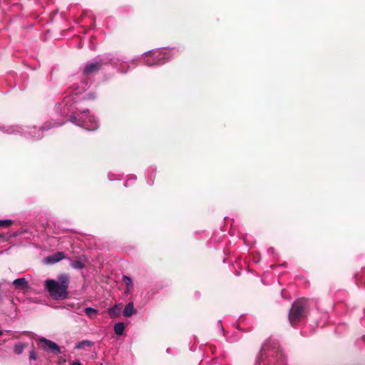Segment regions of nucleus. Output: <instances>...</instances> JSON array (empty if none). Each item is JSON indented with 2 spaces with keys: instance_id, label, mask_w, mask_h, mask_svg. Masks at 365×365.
<instances>
[{
  "instance_id": "bb28decb",
  "label": "nucleus",
  "mask_w": 365,
  "mask_h": 365,
  "mask_svg": "<svg viewBox=\"0 0 365 365\" xmlns=\"http://www.w3.org/2000/svg\"><path fill=\"white\" fill-rule=\"evenodd\" d=\"M218 324H219V326H220V329H222V324H221L220 322H218Z\"/></svg>"
},
{
  "instance_id": "0eeeda50",
  "label": "nucleus",
  "mask_w": 365,
  "mask_h": 365,
  "mask_svg": "<svg viewBox=\"0 0 365 365\" xmlns=\"http://www.w3.org/2000/svg\"><path fill=\"white\" fill-rule=\"evenodd\" d=\"M39 344L44 345L43 348L45 351H51L56 354L61 352V349L57 344L46 338H41L39 339Z\"/></svg>"
},
{
  "instance_id": "c756f323",
  "label": "nucleus",
  "mask_w": 365,
  "mask_h": 365,
  "mask_svg": "<svg viewBox=\"0 0 365 365\" xmlns=\"http://www.w3.org/2000/svg\"><path fill=\"white\" fill-rule=\"evenodd\" d=\"M2 335V331L0 330V336Z\"/></svg>"
},
{
  "instance_id": "f8f14e48",
  "label": "nucleus",
  "mask_w": 365,
  "mask_h": 365,
  "mask_svg": "<svg viewBox=\"0 0 365 365\" xmlns=\"http://www.w3.org/2000/svg\"><path fill=\"white\" fill-rule=\"evenodd\" d=\"M135 312H136V310L134 308V304L131 302L125 305V307L123 309V314L125 317H130Z\"/></svg>"
},
{
  "instance_id": "423d86ee",
  "label": "nucleus",
  "mask_w": 365,
  "mask_h": 365,
  "mask_svg": "<svg viewBox=\"0 0 365 365\" xmlns=\"http://www.w3.org/2000/svg\"><path fill=\"white\" fill-rule=\"evenodd\" d=\"M109 61L106 58L98 57L93 61H88L82 69V74L87 77L97 73L103 64Z\"/></svg>"
},
{
  "instance_id": "412c9836",
  "label": "nucleus",
  "mask_w": 365,
  "mask_h": 365,
  "mask_svg": "<svg viewBox=\"0 0 365 365\" xmlns=\"http://www.w3.org/2000/svg\"><path fill=\"white\" fill-rule=\"evenodd\" d=\"M136 180V177L135 176H133L132 178H130L129 180H128L125 183H124V186L125 187H128L129 186L131 182H134L135 180Z\"/></svg>"
},
{
  "instance_id": "5701e85b",
  "label": "nucleus",
  "mask_w": 365,
  "mask_h": 365,
  "mask_svg": "<svg viewBox=\"0 0 365 365\" xmlns=\"http://www.w3.org/2000/svg\"><path fill=\"white\" fill-rule=\"evenodd\" d=\"M87 96L88 99H94L96 98V95L94 93H89Z\"/></svg>"
},
{
  "instance_id": "1a4fd4ad",
  "label": "nucleus",
  "mask_w": 365,
  "mask_h": 365,
  "mask_svg": "<svg viewBox=\"0 0 365 365\" xmlns=\"http://www.w3.org/2000/svg\"><path fill=\"white\" fill-rule=\"evenodd\" d=\"M123 285H125V289H124L123 293L125 296H127L129 294H130V292H132V290L133 289V281L130 277H129L126 275L123 276Z\"/></svg>"
},
{
  "instance_id": "9b49d317",
  "label": "nucleus",
  "mask_w": 365,
  "mask_h": 365,
  "mask_svg": "<svg viewBox=\"0 0 365 365\" xmlns=\"http://www.w3.org/2000/svg\"><path fill=\"white\" fill-rule=\"evenodd\" d=\"M89 84V81L87 79H83L81 81L80 85L76 86V85H73V91L76 92V94H78L86 91V88Z\"/></svg>"
},
{
  "instance_id": "ddd939ff",
  "label": "nucleus",
  "mask_w": 365,
  "mask_h": 365,
  "mask_svg": "<svg viewBox=\"0 0 365 365\" xmlns=\"http://www.w3.org/2000/svg\"><path fill=\"white\" fill-rule=\"evenodd\" d=\"M13 284L19 289H24L28 287V282L25 278H18L13 282Z\"/></svg>"
},
{
  "instance_id": "f3484780",
  "label": "nucleus",
  "mask_w": 365,
  "mask_h": 365,
  "mask_svg": "<svg viewBox=\"0 0 365 365\" xmlns=\"http://www.w3.org/2000/svg\"><path fill=\"white\" fill-rule=\"evenodd\" d=\"M97 309L92 308V307H86L85 309V313L91 319L94 318L95 315L97 313Z\"/></svg>"
},
{
  "instance_id": "dca6fc26",
  "label": "nucleus",
  "mask_w": 365,
  "mask_h": 365,
  "mask_svg": "<svg viewBox=\"0 0 365 365\" xmlns=\"http://www.w3.org/2000/svg\"><path fill=\"white\" fill-rule=\"evenodd\" d=\"M125 325L122 322L115 323V335L120 336L124 331Z\"/></svg>"
},
{
  "instance_id": "7ed1b4c3",
  "label": "nucleus",
  "mask_w": 365,
  "mask_h": 365,
  "mask_svg": "<svg viewBox=\"0 0 365 365\" xmlns=\"http://www.w3.org/2000/svg\"><path fill=\"white\" fill-rule=\"evenodd\" d=\"M69 277L67 275H61L58 281L48 279L45 286L51 297L54 299H64L68 297V287Z\"/></svg>"
},
{
  "instance_id": "393cba45",
  "label": "nucleus",
  "mask_w": 365,
  "mask_h": 365,
  "mask_svg": "<svg viewBox=\"0 0 365 365\" xmlns=\"http://www.w3.org/2000/svg\"><path fill=\"white\" fill-rule=\"evenodd\" d=\"M71 365H82V364H81V363L79 361L76 360V361H74L71 364Z\"/></svg>"
},
{
  "instance_id": "a211bd4d",
  "label": "nucleus",
  "mask_w": 365,
  "mask_h": 365,
  "mask_svg": "<svg viewBox=\"0 0 365 365\" xmlns=\"http://www.w3.org/2000/svg\"><path fill=\"white\" fill-rule=\"evenodd\" d=\"M70 264L75 269H81L84 267V264L79 260H73Z\"/></svg>"
},
{
  "instance_id": "f03ea898",
  "label": "nucleus",
  "mask_w": 365,
  "mask_h": 365,
  "mask_svg": "<svg viewBox=\"0 0 365 365\" xmlns=\"http://www.w3.org/2000/svg\"><path fill=\"white\" fill-rule=\"evenodd\" d=\"M63 120L55 121L54 123L46 122L41 128H37L35 126H21L17 124L14 125H4L0 126V130L4 133L9 135H20L27 138H32L33 140H39L43 138V132L48 130L51 128H56L64 124Z\"/></svg>"
},
{
  "instance_id": "f257e3e1",
  "label": "nucleus",
  "mask_w": 365,
  "mask_h": 365,
  "mask_svg": "<svg viewBox=\"0 0 365 365\" xmlns=\"http://www.w3.org/2000/svg\"><path fill=\"white\" fill-rule=\"evenodd\" d=\"M56 111L67 121L88 131L98 129L100 124L96 117L83 108V101H78L75 96H66L63 101L56 106Z\"/></svg>"
},
{
  "instance_id": "39448f33",
  "label": "nucleus",
  "mask_w": 365,
  "mask_h": 365,
  "mask_svg": "<svg viewBox=\"0 0 365 365\" xmlns=\"http://www.w3.org/2000/svg\"><path fill=\"white\" fill-rule=\"evenodd\" d=\"M307 301L304 299L297 300L292 304L289 314V320L292 325L297 323L305 314Z\"/></svg>"
},
{
  "instance_id": "6e6552de",
  "label": "nucleus",
  "mask_w": 365,
  "mask_h": 365,
  "mask_svg": "<svg viewBox=\"0 0 365 365\" xmlns=\"http://www.w3.org/2000/svg\"><path fill=\"white\" fill-rule=\"evenodd\" d=\"M136 66L135 61L132 60L130 62H115V67H118V70L119 72L124 73H126L129 68H134Z\"/></svg>"
},
{
  "instance_id": "cd10ccee",
  "label": "nucleus",
  "mask_w": 365,
  "mask_h": 365,
  "mask_svg": "<svg viewBox=\"0 0 365 365\" xmlns=\"http://www.w3.org/2000/svg\"><path fill=\"white\" fill-rule=\"evenodd\" d=\"M4 235L0 234V238H3Z\"/></svg>"
},
{
  "instance_id": "aec40b11",
  "label": "nucleus",
  "mask_w": 365,
  "mask_h": 365,
  "mask_svg": "<svg viewBox=\"0 0 365 365\" xmlns=\"http://www.w3.org/2000/svg\"><path fill=\"white\" fill-rule=\"evenodd\" d=\"M13 224L11 220H0V227H9Z\"/></svg>"
},
{
  "instance_id": "4be33fe9",
  "label": "nucleus",
  "mask_w": 365,
  "mask_h": 365,
  "mask_svg": "<svg viewBox=\"0 0 365 365\" xmlns=\"http://www.w3.org/2000/svg\"><path fill=\"white\" fill-rule=\"evenodd\" d=\"M29 358H30V359H32V360L37 359V356L34 350H32L29 352Z\"/></svg>"
},
{
  "instance_id": "9d476101",
  "label": "nucleus",
  "mask_w": 365,
  "mask_h": 365,
  "mask_svg": "<svg viewBox=\"0 0 365 365\" xmlns=\"http://www.w3.org/2000/svg\"><path fill=\"white\" fill-rule=\"evenodd\" d=\"M64 257H65V255H64L63 252H56L53 255H51L47 257L46 259L48 263L53 264V263H56V262L61 261Z\"/></svg>"
},
{
  "instance_id": "b1692460",
  "label": "nucleus",
  "mask_w": 365,
  "mask_h": 365,
  "mask_svg": "<svg viewBox=\"0 0 365 365\" xmlns=\"http://www.w3.org/2000/svg\"><path fill=\"white\" fill-rule=\"evenodd\" d=\"M108 312L110 316L114 314V307L109 308Z\"/></svg>"
},
{
  "instance_id": "c85d7f7f",
  "label": "nucleus",
  "mask_w": 365,
  "mask_h": 365,
  "mask_svg": "<svg viewBox=\"0 0 365 365\" xmlns=\"http://www.w3.org/2000/svg\"><path fill=\"white\" fill-rule=\"evenodd\" d=\"M115 311L117 310V308H118V306L115 304Z\"/></svg>"
},
{
  "instance_id": "4468645a",
  "label": "nucleus",
  "mask_w": 365,
  "mask_h": 365,
  "mask_svg": "<svg viewBox=\"0 0 365 365\" xmlns=\"http://www.w3.org/2000/svg\"><path fill=\"white\" fill-rule=\"evenodd\" d=\"M269 345H270V341H266L264 343V344L262 345V349H261V357L258 358L257 359L255 365H260L261 358L262 357V356L267 354L266 351H267V350L269 349Z\"/></svg>"
},
{
  "instance_id": "a878e982",
  "label": "nucleus",
  "mask_w": 365,
  "mask_h": 365,
  "mask_svg": "<svg viewBox=\"0 0 365 365\" xmlns=\"http://www.w3.org/2000/svg\"><path fill=\"white\" fill-rule=\"evenodd\" d=\"M108 178H109V180H111V181H112V180H113V178H112V174L109 173V174L108 175Z\"/></svg>"
},
{
  "instance_id": "2eb2a0df",
  "label": "nucleus",
  "mask_w": 365,
  "mask_h": 365,
  "mask_svg": "<svg viewBox=\"0 0 365 365\" xmlns=\"http://www.w3.org/2000/svg\"><path fill=\"white\" fill-rule=\"evenodd\" d=\"M26 347V344L22 342H18L15 344L14 351L16 354H21Z\"/></svg>"
},
{
  "instance_id": "6ab92c4d",
  "label": "nucleus",
  "mask_w": 365,
  "mask_h": 365,
  "mask_svg": "<svg viewBox=\"0 0 365 365\" xmlns=\"http://www.w3.org/2000/svg\"><path fill=\"white\" fill-rule=\"evenodd\" d=\"M92 342L90 341H88V340H84V341H80L78 342L75 348L77 349H81L82 348H83L84 346H91L92 345Z\"/></svg>"
},
{
  "instance_id": "20e7f679",
  "label": "nucleus",
  "mask_w": 365,
  "mask_h": 365,
  "mask_svg": "<svg viewBox=\"0 0 365 365\" xmlns=\"http://www.w3.org/2000/svg\"><path fill=\"white\" fill-rule=\"evenodd\" d=\"M178 51L170 48H158L143 53L146 65L148 66H160L170 61Z\"/></svg>"
}]
</instances>
